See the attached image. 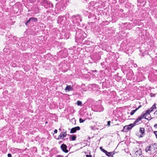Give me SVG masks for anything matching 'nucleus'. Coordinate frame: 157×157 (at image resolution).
<instances>
[{"label":"nucleus","instance_id":"1","mask_svg":"<svg viewBox=\"0 0 157 157\" xmlns=\"http://www.w3.org/2000/svg\"><path fill=\"white\" fill-rule=\"evenodd\" d=\"M151 147L150 153H152L156 151V150L157 149V144L155 143L152 144L150 145Z\"/></svg>","mask_w":157,"mask_h":157},{"label":"nucleus","instance_id":"2","mask_svg":"<svg viewBox=\"0 0 157 157\" xmlns=\"http://www.w3.org/2000/svg\"><path fill=\"white\" fill-rule=\"evenodd\" d=\"M142 155L141 150L140 149L136 151L134 155L135 157H142Z\"/></svg>","mask_w":157,"mask_h":157},{"label":"nucleus","instance_id":"3","mask_svg":"<svg viewBox=\"0 0 157 157\" xmlns=\"http://www.w3.org/2000/svg\"><path fill=\"white\" fill-rule=\"evenodd\" d=\"M80 129V127L79 126H77L72 128L70 131V132L71 133H74L77 130H79Z\"/></svg>","mask_w":157,"mask_h":157},{"label":"nucleus","instance_id":"4","mask_svg":"<svg viewBox=\"0 0 157 157\" xmlns=\"http://www.w3.org/2000/svg\"><path fill=\"white\" fill-rule=\"evenodd\" d=\"M61 148L63 152L65 153H67L68 152V150L67 149V146L65 144H63L61 145Z\"/></svg>","mask_w":157,"mask_h":157},{"label":"nucleus","instance_id":"5","mask_svg":"<svg viewBox=\"0 0 157 157\" xmlns=\"http://www.w3.org/2000/svg\"><path fill=\"white\" fill-rule=\"evenodd\" d=\"M66 132V131L63 132H61L59 136V137H60L61 139H63V138L66 137L67 135Z\"/></svg>","mask_w":157,"mask_h":157},{"label":"nucleus","instance_id":"6","mask_svg":"<svg viewBox=\"0 0 157 157\" xmlns=\"http://www.w3.org/2000/svg\"><path fill=\"white\" fill-rule=\"evenodd\" d=\"M73 90V86L71 85H67L65 89L66 91H70Z\"/></svg>","mask_w":157,"mask_h":157},{"label":"nucleus","instance_id":"7","mask_svg":"<svg viewBox=\"0 0 157 157\" xmlns=\"http://www.w3.org/2000/svg\"><path fill=\"white\" fill-rule=\"evenodd\" d=\"M156 108L155 107V103L150 109L147 110V112L150 113L152 112L154 109H156Z\"/></svg>","mask_w":157,"mask_h":157},{"label":"nucleus","instance_id":"8","mask_svg":"<svg viewBox=\"0 0 157 157\" xmlns=\"http://www.w3.org/2000/svg\"><path fill=\"white\" fill-rule=\"evenodd\" d=\"M144 128H140V132L141 133L139 137H143V135L144 133Z\"/></svg>","mask_w":157,"mask_h":157},{"label":"nucleus","instance_id":"9","mask_svg":"<svg viewBox=\"0 0 157 157\" xmlns=\"http://www.w3.org/2000/svg\"><path fill=\"white\" fill-rule=\"evenodd\" d=\"M150 113L147 112V110H146V113H144L143 114L144 115H145L144 116V118L146 119H147V117L149 118V117L150 116Z\"/></svg>","mask_w":157,"mask_h":157},{"label":"nucleus","instance_id":"10","mask_svg":"<svg viewBox=\"0 0 157 157\" xmlns=\"http://www.w3.org/2000/svg\"><path fill=\"white\" fill-rule=\"evenodd\" d=\"M128 126H126L124 127L123 129L122 130V131L124 132H127L128 130H130Z\"/></svg>","mask_w":157,"mask_h":157},{"label":"nucleus","instance_id":"11","mask_svg":"<svg viewBox=\"0 0 157 157\" xmlns=\"http://www.w3.org/2000/svg\"><path fill=\"white\" fill-rule=\"evenodd\" d=\"M76 136L75 135H71L70 137V139L72 141L75 140H76Z\"/></svg>","mask_w":157,"mask_h":157},{"label":"nucleus","instance_id":"12","mask_svg":"<svg viewBox=\"0 0 157 157\" xmlns=\"http://www.w3.org/2000/svg\"><path fill=\"white\" fill-rule=\"evenodd\" d=\"M135 125V124L134 123L133 124H131L129 125H127L128 126L129 128L130 129L133 127Z\"/></svg>","mask_w":157,"mask_h":157},{"label":"nucleus","instance_id":"13","mask_svg":"<svg viewBox=\"0 0 157 157\" xmlns=\"http://www.w3.org/2000/svg\"><path fill=\"white\" fill-rule=\"evenodd\" d=\"M29 20L32 21V22H34L37 21V19L34 17H31L29 19Z\"/></svg>","mask_w":157,"mask_h":157},{"label":"nucleus","instance_id":"14","mask_svg":"<svg viewBox=\"0 0 157 157\" xmlns=\"http://www.w3.org/2000/svg\"><path fill=\"white\" fill-rule=\"evenodd\" d=\"M151 147L150 146H148L147 147L145 148V151L146 152H147L148 151H150V149H151Z\"/></svg>","mask_w":157,"mask_h":157},{"label":"nucleus","instance_id":"15","mask_svg":"<svg viewBox=\"0 0 157 157\" xmlns=\"http://www.w3.org/2000/svg\"><path fill=\"white\" fill-rule=\"evenodd\" d=\"M137 110V109H136L135 110H133L130 113V115H132L134 114L136 112V111Z\"/></svg>","mask_w":157,"mask_h":157},{"label":"nucleus","instance_id":"16","mask_svg":"<svg viewBox=\"0 0 157 157\" xmlns=\"http://www.w3.org/2000/svg\"><path fill=\"white\" fill-rule=\"evenodd\" d=\"M141 118H140V117H139L134 122V123L135 124L138 123L139 121H141Z\"/></svg>","mask_w":157,"mask_h":157},{"label":"nucleus","instance_id":"17","mask_svg":"<svg viewBox=\"0 0 157 157\" xmlns=\"http://www.w3.org/2000/svg\"><path fill=\"white\" fill-rule=\"evenodd\" d=\"M112 152H108V153H105V154L108 156H109L110 155H113L114 154L113 153L112 154Z\"/></svg>","mask_w":157,"mask_h":157},{"label":"nucleus","instance_id":"18","mask_svg":"<svg viewBox=\"0 0 157 157\" xmlns=\"http://www.w3.org/2000/svg\"><path fill=\"white\" fill-rule=\"evenodd\" d=\"M82 103L81 101H77V104L78 105H81L82 104Z\"/></svg>","mask_w":157,"mask_h":157},{"label":"nucleus","instance_id":"19","mask_svg":"<svg viewBox=\"0 0 157 157\" xmlns=\"http://www.w3.org/2000/svg\"><path fill=\"white\" fill-rule=\"evenodd\" d=\"M85 121V120H82V118L79 119V122L80 123H83Z\"/></svg>","mask_w":157,"mask_h":157},{"label":"nucleus","instance_id":"20","mask_svg":"<svg viewBox=\"0 0 157 157\" xmlns=\"http://www.w3.org/2000/svg\"><path fill=\"white\" fill-rule=\"evenodd\" d=\"M101 151L105 153H108V152L106 150L103 149H101Z\"/></svg>","mask_w":157,"mask_h":157},{"label":"nucleus","instance_id":"21","mask_svg":"<svg viewBox=\"0 0 157 157\" xmlns=\"http://www.w3.org/2000/svg\"><path fill=\"white\" fill-rule=\"evenodd\" d=\"M144 116L145 115H144V114H142L140 117H139L140 118H141V119H143V118H144Z\"/></svg>","mask_w":157,"mask_h":157},{"label":"nucleus","instance_id":"22","mask_svg":"<svg viewBox=\"0 0 157 157\" xmlns=\"http://www.w3.org/2000/svg\"><path fill=\"white\" fill-rule=\"evenodd\" d=\"M30 20H29V19L25 23V25H27L30 22Z\"/></svg>","mask_w":157,"mask_h":157},{"label":"nucleus","instance_id":"23","mask_svg":"<svg viewBox=\"0 0 157 157\" xmlns=\"http://www.w3.org/2000/svg\"><path fill=\"white\" fill-rule=\"evenodd\" d=\"M154 133L155 135L157 138V131H155L154 132Z\"/></svg>","mask_w":157,"mask_h":157},{"label":"nucleus","instance_id":"24","mask_svg":"<svg viewBox=\"0 0 157 157\" xmlns=\"http://www.w3.org/2000/svg\"><path fill=\"white\" fill-rule=\"evenodd\" d=\"M154 114L157 116V110L154 113Z\"/></svg>","mask_w":157,"mask_h":157},{"label":"nucleus","instance_id":"25","mask_svg":"<svg viewBox=\"0 0 157 157\" xmlns=\"http://www.w3.org/2000/svg\"><path fill=\"white\" fill-rule=\"evenodd\" d=\"M8 157H11V155L10 154H8Z\"/></svg>","mask_w":157,"mask_h":157},{"label":"nucleus","instance_id":"26","mask_svg":"<svg viewBox=\"0 0 157 157\" xmlns=\"http://www.w3.org/2000/svg\"><path fill=\"white\" fill-rule=\"evenodd\" d=\"M57 129H55L54 131V133H57Z\"/></svg>","mask_w":157,"mask_h":157},{"label":"nucleus","instance_id":"27","mask_svg":"<svg viewBox=\"0 0 157 157\" xmlns=\"http://www.w3.org/2000/svg\"><path fill=\"white\" fill-rule=\"evenodd\" d=\"M110 121H108V126H109L110 125Z\"/></svg>","mask_w":157,"mask_h":157},{"label":"nucleus","instance_id":"28","mask_svg":"<svg viewBox=\"0 0 157 157\" xmlns=\"http://www.w3.org/2000/svg\"><path fill=\"white\" fill-rule=\"evenodd\" d=\"M86 157H92L91 155H86Z\"/></svg>","mask_w":157,"mask_h":157},{"label":"nucleus","instance_id":"29","mask_svg":"<svg viewBox=\"0 0 157 157\" xmlns=\"http://www.w3.org/2000/svg\"><path fill=\"white\" fill-rule=\"evenodd\" d=\"M141 107V105H140V106H139V107H138L136 108V109H137V110H138Z\"/></svg>","mask_w":157,"mask_h":157},{"label":"nucleus","instance_id":"30","mask_svg":"<svg viewBox=\"0 0 157 157\" xmlns=\"http://www.w3.org/2000/svg\"><path fill=\"white\" fill-rule=\"evenodd\" d=\"M56 157H63V156L61 155H57Z\"/></svg>","mask_w":157,"mask_h":157},{"label":"nucleus","instance_id":"31","mask_svg":"<svg viewBox=\"0 0 157 157\" xmlns=\"http://www.w3.org/2000/svg\"><path fill=\"white\" fill-rule=\"evenodd\" d=\"M154 127L156 128H157V124H155L154 125Z\"/></svg>","mask_w":157,"mask_h":157},{"label":"nucleus","instance_id":"32","mask_svg":"<svg viewBox=\"0 0 157 157\" xmlns=\"http://www.w3.org/2000/svg\"><path fill=\"white\" fill-rule=\"evenodd\" d=\"M102 147H100V149H101H101H102Z\"/></svg>","mask_w":157,"mask_h":157},{"label":"nucleus","instance_id":"33","mask_svg":"<svg viewBox=\"0 0 157 157\" xmlns=\"http://www.w3.org/2000/svg\"><path fill=\"white\" fill-rule=\"evenodd\" d=\"M156 154H155V155L156 156Z\"/></svg>","mask_w":157,"mask_h":157},{"label":"nucleus","instance_id":"34","mask_svg":"<svg viewBox=\"0 0 157 157\" xmlns=\"http://www.w3.org/2000/svg\"><path fill=\"white\" fill-rule=\"evenodd\" d=\"M59 130H61V129L60 128V129H59Z\"/></svg>","mask_w":157,"mask_h":157}]
</instances>
